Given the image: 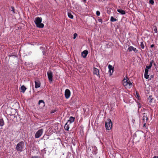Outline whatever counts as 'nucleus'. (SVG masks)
Segmentation results:
<instances>
[{
	"label": "nucleus",
	"instance_id": "29",
	"mask_svg": "<svg viewBox=\"0 0 158 158\" xmlns=\"http://www.w3.org/2000/svg\"><path fill=\"white\" fill-rule=\"evenodd\" d=\"M96 14L98 16H99L100 15V12L99 11H98V10L97 11H96Z\"/></svg>",
	"mask_w": 158,
	"mask_h": 158
},
{
	"label": "nucleus",
	"instance_id": "18",
	"mask_svg": "<svg viewBox=\"0 0 158 158\" xmlns=\"http://www.w3.org/2000/svg\"><path fill=\"white\" fill-rule=\"evenodd\" d=\"M148 99L149 100V102L151 103L152 102V101L153 99V98H152V95H150L148 97Z\"/></svg>",
	"mask_w": 158,
	"mask_h": 158
},
{
	"label": "nucleus",
	"instance_id": "24",
	"mask_svg": "<svg viewBox=\"0 0 158 158\" xmlns=\"http://www.w3.org/2000/svg\"><path fill=\"white\" fill-rule=\"evenodd\" d=\"M43 103V106H44L45 105V103L44 102L43 100H40L39 101L38 104L39 105H40L41 103Z\"/></svg>",
	"mask_w": 158,
	"mask_h": 158
},
{
	"label": "nucleus",
	"instance_id": "37",
	"mask_svg": "<svg viewBox=\"0 0 158 158\" xmlns=\"http://www.w3.org/2000/svg\"><path fill=\"white\" fill-rule=\"evenodd\" d=\"M98 21L99 22H101V23H102V19H98Z\"/></svg>",
	"mask_w": 158,
	"mask_h": 158
},
{
	"label": "nucleus",
	"instance_id": "40",
	"mask_svg": "<svg viewBox=\"0 0 158 158\" xmlns=\"http://www.w3.org/2000/svg\"><path fill=\"white\" fill-rule=\"evenodd\" d=\"M39 157L38 156H32L31 158H39Z\"/></svg>",
	"mask_w": 158,
	"mask_h": 158
},
{
	"label": "nucleus",
	"instance_id": "19",
	"mask_svg": "<svg viewBox=\"0 0 158 158\" xmlns=\"http://www.w3.org/2000/svg\"><path fill=\"white\" fill-rule=\"evenodd\" d=\"M68 15L69 17L71 19H73V16L71 12H68Z\"/></svg>",
	"mask_w": 158,
	"mask_h": 158
},
{
	"label": "nucleus",
	"instance_id": "26",
	"mask_svg": "<svg viewBox=\"0 0 158 158\" xmlns=\"http://www.w3.org/2000/svg\"><path fill=\"white\" fill-rule=\"evenodd\" d=\"M148 73H147V74L144 73V77H145V78L146 79H148L149 78V75H148Z\"/></svg>",
	"mask_w": 158,
	"mask_h": 158
},
{
	"label": "nucleus",
	"instance_id": "13",
	"mask_svg": "<svg viewBox=\"0 0 158 158\" xmlns=\"http://www.w3.org/2000/svg\"><path fill=\"white\" fill-rule=\"evenodd\" d=\"M117 11L122 15H125L126 14L125 11L121 9H118Z\"/></svg>",
	"mask_w": 158,
	"mask_h": 158
},
{
	"label": "nucleus",
	"instance_id": "33",
	"mask_svg": "<svg viewBox=\"0 0 158 158\" xmlns=\"http://www.w3.org/2000/svg\"><path fill=\"white\" fill-rule=\"evenodd\" d=\"M148 69H145V70L144 73L147 74L148 73Z\"/></svg>",
	"mask_w": 158,
	"mask_h": 158
},
{
	"label": "nucleus",
	"instance_id": "7",
	"mask_svg": "<svg viewBox=\"0 0 158 158\" xmlns=\"http://www.w3.org/2000/svg\"><path fill=\"white\" fill-rule=\"evenodd\" d=\"M70 91L69 89H66L65 91L64 95L66 99H68L70 97Z\"/></svg>",
	"mask_w": 158,
	"mask_h": 158
},
{
	"label": "nucleus",
	"instance_id": "8",
	"mask_svg": "<svg viewBox=\"0 0 158 158\" xmlns=\"http://www.w3.org/2000/svg\"><path fill=\"white\" fill-rule=\"evenodd\" d=\"M93 74L96 75L99 77H100L99 74V70L98 69L94 67L93 68Z\"/></svg>",
	"mask_w": 158,
	"mask_h": 158
},
{
	"label": "nucleus",
	"instance_id": "42",
	"mask_svg": "<svg viewBox=\"0 0 158 158\" xmlns=\"http://www.w3.org/2000/svg\"><path fill=\"white\" fill-rule=\"evenodd\" d=\"M154 47V45L153 44H152L151 46V48H152L153 47Z\"/></svg>",
	"mask_w": 158,
	"mask_h": 158
},
{
	"label": "nucleus",
	"instance_id": "15",
	"mask_svg": "<svg viewBox=\"0 0 158 158\" xmlns=\"http://www.w3.org/2000/svg\"><path fill=\"white\" fill-rule=\"evenodd\" d=\"M26 89V88L24 85H23L22 86H21V92L23 93L25 92V91Z\"/></svg>",
	"mask_w": 158,
	"mask_h": 158
},
{
	"label": "nucleus",
	"instance_id": "28",
	"mask_svg": "<svg viewBox=\"0 0 158 158\" xmlns=\"http://www.w3.org/2000/svg\"><path fill=\"white\" fill-rule=\"evenodd\" d=\"M135 53H137L138 52V50L136 49L134 47L133 50Z\"/></svg>",
	"mask_w": 158,
	"mask_h": 158
},
{
	"label": "nucleus",
	"instance_id": "3",
	"mask_svg": "<svg viewBox=\"0 0 158 158\" xmlns=\"http://www.w3.org/2000/svg\"><path fill=\"white\" fill-rule=\"evenodd\" d=\"M42 20V18L40 17H37L35 18L34 22L37 27L40 28L44 27V24L41 23Z\"/></svg>",
	"mask_w": 158,
	"mask_h": 158
},
{
	"label": "nucleus",
	"instance_id": "16",
	"mask_svg": "<svg viewBox=\"0 0 158 158\" xmlns=\"http://www.w3.org/2000/svg\"><path fill=\"white\" fill-rule=\"evenodd\" d=\"M68 122L66 123L64 126V128L65 130L69 131V124H68Z\"/></svg>",
	"mask_w": 158,
	"mask_h": 158
},
{
	"label": "nucleus",
	"instance_id": "30",
	"mask_svg": "<svg viewBox=\"0 0 158 158\" xmlns=\"http://www.w3.org/2000/svg\"><path fill=\"white\" fill-rule=\"evenodd\" d=\"M77 33H75L74 34H73V39H76V38L77 36Z\"/></svg>",
	"mask_w": 158,
	"mask_h": 158
},
{
	"label": "nucleus",
	"instance_id": "17",
	"mask_svg": "<svg viewBox=\"0 0 158 158\" xmlns=\"http://www.w3.org/2000/svg\"><path fill=\"white\" fill-rule=\"evenodd\" d=\"M4 124V121L2 119H0V126H3Z\"/></svg>",
	"mask_w": 158,
	"mask_h": 158
},
{
	"label": "nucleus",
	"instance_id": "44",
	"mask_svg": "<svg viewBox=\"0 0 158 158\" xmlns=\"http://www.w3.org/2000/svg\"><path fill=\"white\" fill-rule=\"evenodd\" d=\"M149 65L150 66V67H152V63H150Z\"/></svg>",
	"mask_w": 158,
	"mask_h": 158
},
{
	"label": "nucleus",
	"instance_id": "4",
	"mask_svg": "<svg viewBox=\"0 0 158 158\" xmlns=\"http://www.w3.org/2000/svg\"><path fill=\"white\" fill-rule=\"evenodd\" d=\"M112 123L111 120L109 119L107 120L105 123V127L106 129L108 130H110L112 127Z\"/></svg>",
	"mask_w": 158,
	"mask_h": 158
},
{
	"label": "nucleus",
	"instance_id": "6",
	"mask_svg": "<svg viewBox=\"0 0 158 158\" xmlns=\"http://www.w3.org/2000/svg\"><path fill=\"white\" fill-rule=\"evenodd\" d=\"M47 74L48 80L50 82H52L53 81V74L52 71L50 70L48 71L47 72Z\"/></svg>",
	"mask_w": 158,
	"mask_h": 158
},
{
	"label": "nucleus",
	"instance_id": "23",
	"mask_svg": "<svg viewBox=\"0 0 158 158\" xmlns=\"http://www.w3.org/2000/svg\"><path fill=\"white\" fill-rule=\"evenodd\" d=\"M117 20V19L114 18L113 17L111 16L110 18V21L111 22L116 21Z\"/></svg>",
	"mask_w": 158,
	"mask_h": 158
},
{
	"label": "nucleus",
	"instance_id": "20",
	"mask_svg": "<svg viewBox=\"0 0 158 158\" xmlns=\"http://www.w3.org/2000/svg\"><path fill=\"white\" fill-rule=\"evenodd\" d=\"M134 47L132 46H130L127 49V51L129 52H131L133 50Z\"/></svg>",
	"mask_w": 158,
	"mask_h": 158
},
{
	"label": "nucleus",
	"instance_id": "31",
	"mask_svg": "<svg viewBox=\"0 0 158 158\" xmlns=\"http://www.w3.org/2000/svg\"><path fill=\"white\" fill-rule=\"evenodd\" d=\"M149 3L152 5H153L154 3V2L153 0H150Z\"/></svg>",
	"mask_w": 158,
	"mask_h": 158
},
{
	"label": "nucleus",
	"instance_id": "22",
	"mask_svg": "<svg viewBox=\"0 0 158 158\" xmlns=\"http://www.w3.org/2000/svg\"><path fill=\"white\" fill-rule=\"evenodd\" d=\"M108 68L109 69V71H110V70H114V68L110 64L108 66Z\"/></svg>",
	"mask_w": 158,
	"mask_h": 158
},
{
	"label": "nucleus",
	"instance_id": "45",
	"mask_svg": "<svg viewBox=\"0 0 158 158\" xmlns=\"http://www.w3.org/2000/svg\"><path fill=\"white\" fill-rule=\"evenodd\" d=\"M85 1L86 0H84Z\"/></svg>",
	"mask_w": 158,
	"mask_h": 158
},
{
	"label": "nucleus",
	"instance_id": "11",
	"mask_svg": "<svg viewBox=\"0 0 158 158\" xmlns=\"http://www.w3.org/2000/svg\"><path fill=\"white\" fill-rule=\"evenodd\" d=\"M75 119V118L74 117H73L72 116H70L69 117V120H68V123L69 122V124H70L74 121Z\"/></svg>",
	"mask_w": 158,
	"mask_h": 158
},
{
	"label": "nucleus",
	"instance_id": "12",
	"mask_svg": "<svg viewBox=\"0 0 158 158\" xmlns=\"http://www.w3.org/2000/svg\"><path fill=\"white\" fill-rule=\"evenodd\" d=\"M35 88H38L40 86V83L39 81H35Z\"/></svg>",
	"mask_w": 158,
	"mask_h": 158
},
{
	"label": "nucleus",
	"instance_id": "41",
	"mask_svg": "<svg viewBox=\"0 0 158 158\" xmlns=\"http://www.w3.org/2000/svg\"><path fill=\"white\" fill-rule=\"evenodd\" d=\"M154 62V60H152L150 62V63H152V64Z\"/></svg>",
	"mask_w": 158,
	"mask_h": 158
},
{
	"label": "nucleus",
	"instance_id": "5",
	"mask_svg": "<svg viewBox=\"0 0 158 158\" xmlns=\"http://www.w3.org/2000/svg\"><path fill=\"white\" fill-rule=\"evenodd\" d=\"M44 130L42 129L38 130L35 135V138H40L42 135Z\"/></svg>",
	"mask_w": 158,
	"mask_h": 158
},
{
	"label": "nucleus",
	"instance_id": "34",
	"mask_svg": "<svg viewBox=\"0 0 158 158\" xmlns=\"http://www.w3.org/2000/svg\"><path fill=\"white\" fill-rule=\"evenodd\" d=\"M141 104L140 103H138V110H139V108H141Z\"/></svg>",
	"mask_w": 158,
	"mask_h": 158
},
{
	"label": "nucleus",
	"instance_id": "2",
	"mask_svg": "<svg viewBox=\"0 0 158 158\" xmlns=\"http://www.w3.org/2000/svg\"><path fill=\"white\" fill-rule=\"evenodd\" d=\"M24 143L23 141L19 142L16 145L15 149L17 152H22L24 150Z\"/></svg>",
	"mask_w": 158,
	"mask_h": 158
},
{
	"label": "nucleus",
	"instance_id": "9",
	"mask_svg": "<svg viewBox=\"0 0 158 158\" xmlns=\"http://www.w3.org/2000/svg\"><path fill=\"white\" fill-rule=\"evenodd\" d=\"M142 116H143L142 120L143 122H145V121L147 122L148 120V118L147 116V114L143 113Z\"/></svg>",
	"mask_w": 158,
	"mask_h": 158
},
{
	"label": "nucleus",
	"instance_id": "36",
	"mask_svg": "<svg viewBox=\"0 0 158 158\" xmlns=\"http://www.w3.org/2000/svg\"><path fill=\"white\" fill-rule=\"evenodd\" d=\"M147 122V121H145V122H143L144 124L143 125V127H146V123Z\"/></svg>",
	"mask_w": 158,
	"mask_h": 158
},
{
	"label": "nucleus",
	"instance_id": "38",
	"mask_svg": "<svg viewBox=\"0 0 158 158\" xmlns=\"http://www.w3.org/2000/svg\"><path fill=\"white\" fill-rule=\"evenodd\" d=\"M154 66H155V68H156V69L157 70V66H156V63H154Z\"/></svg>",
	"mask_w": 158,
	"mask_h": 158
},
{
	"label": "nucleus",
	"instance_id": "14",
	"mask_svg": "<svg viewBox=\"0 0 158 158\" xmlns=\"http://www.w3.org/2000/svg\"><path fill=\"white\" fill-rule=\"evenodd\" d=\"M97 148L95 146L93 147L92 152L94 154H96L97 153Z\"/></svg>",
	"mask_w": 158,
	"mask_h": 158
},
{
	"label": "nucleus",
	"instance_id": "32",
	"mask_svg": "<svg viewBox=\"0 0 158 158\" xmlns=\"http://www.w3.org/2000/svg\"><path fill=\"white\" fill-rule=\"evenodd\" d=\"M154 31L156 33H157V29L156 26L155 27V28L154 29Z\"/></svg>",
	"mask_w": 158,
	"mask_h": 158
},
{
	"label": "nucleus",
	"instance_id": "25",
	"mask_svg": "<svg viewBox=\"0 0 158 158\" xmlns=\"http://www.w3.org/2000/svg\"><path fill=\"white\" fill-rule=\"evenodd\" d=\"M140 46L142 49H143L144 48V45L143 42H142L140 43Z\"/></svg>",
	"mask_w": 158,
	"mask_h": 158
},
{
	"label": "nucleus",
	"instance_id": "43",
	"mask_svg": "<svg viewBox=\"0 0 158 158\" xmlns=\"http://www.w3.org/2000/svg\"><path fill=\"white\" fill-rule=\"evenodd\" d=\"M153 158H158V156H155Z\"/></svg>",
	"mask_w": 158,
	"mask_h": 158
},
{
	"label": "nucleus",
	"instance_id": "27",
	"mask_svg": "<svg viewBox=\"0 0 158 158\" xmlns=\"http://www.w3.org/2000/svg\"><path fill=\"white\" fill-rule=\"evenodd\" d=\"M114 72V70L109 71V75L110 76H111L112 75V73Z\"/></svg>",
	"mask_w": 158,
	"mask_h": 158
},
{
	"label": "nucleus",
	"instance_id": "35",
	"mask_svg": "<svg viewBox=\"0 0 158 158\" xmlns=\"http://www.w3.org/2000/svg\"><path fill=\"white\" fill-rule=\"evenodd\" d=\"M151 68V67H150V66H149V65L148 66H146V69H150Z\"/></svg>",
	"mask_w": 158,
	"mask_h": 158
},
{
	"label": "nucleus",
	"instance_id": "21",
	"mask_svg": "<svg viewBox=\"0 0 158 158\" xmlns=\"http://www.w3.org/2000/svg\"><path fill=\"white\" fill-rule=\"evenodd\" d=\"M10 10L11 11H12L13 14L15 13V9L14 7L11 6L10 8Z\"/></svg>",
	"mask_w": 158,
	"mask_h": 158
},
{
	"label": "nucleus",
	"instance_id": "10",
	"mask_svg": "<svg viewBox=\"0 0 158 158\" xmlns=\"http://www.w3.org/2000/svg\"><path fill=\"white\" fill-rule=\"evenodd\" d=\"M88 53V52L87 50H85L81 53V55L84 58H85Z\"/></svg>",
	"mask_w": 158,
	"mask_h": 158
},
{
	"label": "nucleus",
	"instance_id": "39",
	"mask_svg": "<svg viewBox=\"0 0 158 158\" xmlns=\"http://www.w3.org/2000/svg\"><path fill=\"white\" fill-rule=\"evenodd\" d=\"M56 110H51V113H53L54 112H56Z\"/></svg>",
	"mask_w": 158,
	"mask_h": 158
},
{
	"label": "nucleus",
	"instance_id": "1",
	"mask_svg": "<svg viewBox=\"0 0 158 158\" xmlns=\"http://www.w3.org/2000/svg\"><path fill=\"white\" fill-rule=\"evenodd\" d=\"M123 83L124 86L126 89H130L132 86V83L129 80L127 77H125L123 80Z\"/></svg>",
	"mask_w": 158,
	"mask_h": 158
}]
</instances>
